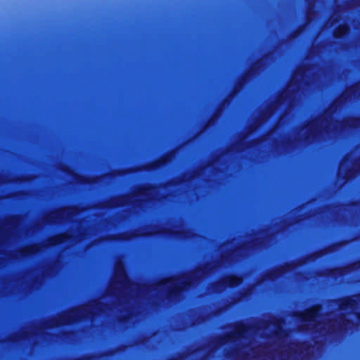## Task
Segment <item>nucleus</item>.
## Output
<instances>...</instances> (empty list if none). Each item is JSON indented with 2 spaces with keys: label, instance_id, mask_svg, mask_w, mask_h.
Instances as JSON below:
<instances>
[{
  "label": "nucleus",
  "instance_id": "f257e3e1",
  "mask_svg": "<svg viewBox=\"0 0 360 360\" xmlns=\"http://www.w3.org/2000/svg\"><path fill=\"white\" fill-rule=\"evenodd\" d=\"M319 310V307H314L301 314L300 319L304 322V327L306 330L316 331H329L330 330V323H321Z\"/></svg>",
  "mask_w": 360,
  "mask_h": 360
},
{
  "label": "nucleus",
  "instance_id": "f03ea898",
  "mask_svg": "<svg viewBox=\"0 0 360 360\" xmlns=\"http://www.w3.org/2000/svg\"><path fill=\"white\" fill-rule=\"evenodd\" d=\"M328 126V122H316L314 123H311L307 130L310 131V133L312 134L316 133L322 130L323 128Z\"/></svg>",
  "mask_w": 360,
  "mask_h": 360
},
{
  "label": "nucleus",
  "instance_id": "7ed1b4c3",
  "mask_svg": "<svg viewBox=\"0 0 360 360\" xmlns=\"http://www.w3.org/2000/svg\"><path fill=\"white\" fill-rule=\"evenodd\" d=\"M291 349L292 348L290 347L288 349H285V351H281L280 354L281 359L283 360H288L291 358Z\"/></svg>",
  "mask_w": 360,
  "mask_h": 360
},
{
  "label": "nucleus",
  "instance_id": "20e7f679",
  "mask_svg": "<svg viewBox=\"0 0 360 360\" xmlns=\"http://www.w3.org/2000/svg\"><path fill=\"white\" fill-rule=\"evenodd\" d=\"M348 32V27L346 25H342L338 27L337 30H335V35L337 37H340L341 35L345 34Z\"/></svg>",
  "mask_w": 360,
  "mask_h": 360
},
{
  "label": "nucleus",
  "instance_id": "39448f33",
  "mask_svg": "<svg viewBox=\"0 0 360 360\" xmlns=\"http://www.w3.org/2000/svg\"><path fill=\"white\" fill-rule=\"evenodd\" d=\"M117 274L120 276L121 279L123 280V281H127V277H126V275H125V273L123 270V268L122 266H117Z\"/></svg>",
  "mask_w": 360,
  "mask_h": 360
},
{
  "label": "nucleus",
  "instance_id": "423d86ee",
  "mask_svg": "<svg viewBox=\"0 0 360 360\" xmlns=\"http://www.w3.org/2000/svg\"><path fill=\"white\" fill-rule=\"evenodd\" d=\"M345 164V162L341 163V165H340V172H341L343 169Z\"/></svg>",
  "mask_w": 360,
  "mask_h": 360
},
{
  "label": "nucleus",
  "instance_id": "0eeeda50",
  "mask_svg": "<svg viewBox=\"0 0 360 360\" xmlns=\"http://www.w3.org/2000/svg\"><path fill=\"white\" fill-rule=\"evenodd\" d=\"M238 283H239V280L237 279V278H235L234 279V281L232 283L233 285H236Z\"/></svg>",
  "mask_w": 360,
  "mask_h": 360
},
{
  "label": "nucleus",
  "instance_id": "6e6552de",
  "mask_svg": "<svg viewBox=\"0 0 360 360\" xmlns=\"http://www.w3.org/2000/svg\"><path fill=\"white\" fill-rule=\"evenodd\" d=\"M356 89H360V84H358V85L356 86ZM359 95H360V93H359Z\"/></svg>",
  "mask_w": 360,
  "mask_h": 360
},
{
  "label": "nucleus",
  "instance_id": "1a4fd4ad",
  "mask_svg": "<svg viewBox=\"0 0 360 360\" xmlns=\"http://www.w3.org/2000/svg\"><path fill=\"white\" fill-rule=\"evenodd\" d=\"M356 90H359V89L355 87L354 91H356Z\"/></svg>",
  "mask_w": 360,
  "mask_h": 360
}]
</instances>
